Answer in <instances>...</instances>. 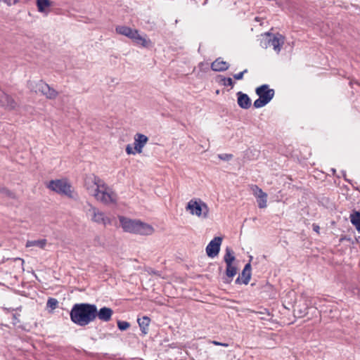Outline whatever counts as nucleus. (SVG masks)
Masks as SVG:
<instances>
[{
    "mask_svg": "<svg viewBox=\"0 0 360 360\" xmlns=\"http://www.w3.org/2000/svg\"><path fill=\"white\" fill-rule=\"evenodd\" d=\"M84 186L90 195L103 203L109 204L115 201L114 193L110 192L103 180L94 174L85 179Z\"/></svg>",
    "mask_w": 360,
    "mask_h": 360,
    "instance_id": "f257e3e1",
    "label": "nucleus"
},
{
    "mask_svg": "<svg viewBox=\"0 0 360 360\" xmlns=\"http://www.w3.org/2000/svg\"><path fill=\"white\" fill-rule=\"evenodd\" d=\"M96 305L78 303L73 305L70 312V320L79 326H86L95 321Z\"/></svg>",
    "mask_w": 360,
    "mask_h": 360,
    "instance_id": "f03ea898",
    "label": "nucleus"
},
{
    "mask_svg": "<svg viewBox=\"0 0 360 360\" xmlns=\"http://www.w3.org/2000/svg\"><path fill=\"white\" fill-rule=\"evenodd\" d=\"M119 220L124 231L140 235H150L153 233V228L139 220H133L123 216L119 217Z\"/></svg>",
    "mask_w": 360,
    "mask_h": 360,
    "instance_id": "7ed1b4c3",
    "label": "nucleus"
},
{
    "mask_svg": "<svg viewBox=\"0 0 360 360\" xmlns=\"http://www.w3.org/2000/svg\"><path fill=\"white\" fill-rule=\"evenodd\" d=\"M115 31L117 34L128 37L134 43L143 47H148L151 44L150 39H147L145 37L141 36L136 29H132L125 25H118L115 27Z\"/></svg>",
    "mask_w": 360,
    "mask_h": 360,
    "instance_id": "20e7f679",
    "label": "nucleus"
},
{
    "mask_svg": "<svg viewBox=\"0 0 360 360\" xmlns=\"http://www.w3.org/2000/svg\"><path fill=\"white\" fill-rule=\"evenodd\" d=\"M285 43V37L279 34H272L266 32L261 36L260 46L263 49H267L272 46L273 49L278 54Z\"/></svg>",
    "mask_w": 360,
    "mask_h": 360,
    "instance_id": "39448f33",
    "label": "nucleus"
},
{
    "mask_svg": "<svg viewBox=\"0 0 360 360\" xmlns=\"http://www.w3.org/2000/svg\"><path fill=\"white\" fill-rule=\"evenodd\" d=\"M48 188L59 194L65 195L70 198H75V195L72 190V186L65 180H51L48 185Z\"/></svg>",
    "mask_w": 360,
    "mask_h": 360,
    "instance_id": "423d86ee",
    "label": "nucleus"
},
{
    "mask_svg": "<svg viewBox=\"0 0 360 360\" xmlns=\"http://www.w3.org/2000/svg\"><path fill=\"white\" fill-rule=\"evenodd\" d=\"M186 210H190L191 214L193 215L202 216L203 218L208 217L209 208L207 204L202 201L198 202L195 200H190L187 204Z\"/></svg>",
    "mask_w": 360,
    "mask_h": 360,
    "instance_id": "0eeeda50",
    "label": "nucleus"
},
{
    "mask_svg": "<svg viewBox=\"0 0 360 360\" xmlns=\"http://www.w3.org/2000/svg\"><path fill=\"white\" fill-rule=\"evenodd\" d=\"M89 213L91 214V220L97 224H101L104 226L111 224V220L106 217L105 214L96 207L90 205Z\"/></svg>",
    "mask_w": 360,
    "mask_h": 360,
    "instance_id": "6e6552de",
    "label": "nucleus"
},
{
    "mask_svg": "<svg viewBox=\"0 0 360 360\" xmlns=\"http://www.w3.org/2000/svg\"><path fill=\"white\" fill-rule=\"evenodd\" d=\"M222 242L221 237H214L207 245L206 253L209 257L214 258L218 255Z\"/></svg>",
    "mask_w": 360,
    "mask_h": 360,
    "instance_id": "1a4fd4ad",
    "label": "nucleus"
},
{
    "mask_svg": "<svg viewBox=\"0 0 360 360\" xmlns=\"http://www.w3.org/2000/svg\"><path fill=\"white\" fill-rule=\"evenodd\" d=\"M256 94L269 103L274 96L275 91L273 89H270L268 84H262L255 89Z\"/></svg>",
    "mask_w": 360,
    "mask_h": 360,
    "instance_id": "9d476101",
    "label": "nucleus"
},
{
    "mask_svg": "<svg viewBox=\"0 0 360 360\" xmlns=\"http://www.w3.org/2000/svg\"><path fill=\"white\" fill-rule=\"evenodd\" d=\"M0 105L8 110H13L18 106V103L13 98L0 89Z\"/></svg>",
    "mask_w": 360,
    "mask_h": 360,
    "instance_id": "9b49d317",
    "label": "nucleus"
},
{
    "mask_svg": "<svg viewBox=\"0 0 360 360\" xmlns=\"http://www.w3.org/2000/svg\"><path fill=\"white\" fill-rule=\"evenodd\" d=\"M39 93L45 96L46 98L48 99H55L58 95L57 91L51 88L48 84H46L44 82L39 84Z\"/></svg>",
    "mask_w": 360,
    "mask_h": 360,
    "instance_id": "f8f14e48",
    "label": "nucleus"
},
{
    "mask_svg": "<svg viewBox=\"0 0 360 360\" xmlns=\"http://www.w3.org/2000/svg\"><path fill=\"white\" fill-rule=\"evenodd\" d=\"M148 141V138L140 133H137L134 136V150L136 153H141L143 151V148Z\"/></svg>",
    "mask_w": 360,
    "mask_h": 360,
    "instance_id": "ddd939ff",
    "label": "nucleus"
},
{
    "mask_svg": "<svg viewBox=\"0 0 360 360\" xmlns=\"http://www.w3.org/2000/svg\"><path fill=\"white\" fill-rule=\"evenodd\" d=\"M96 314L95 319L98 317L101 321L108 322L111 319V317L113 314V311L109 307H103L99 310L96 309Z\"/></svg>",
    "mask_w": 360,
    "mask_h": 360,
    "instance_id": "4468645a",
    "label": "nucleus"
},
{
    "mask_svg": "<svg viewBox=\"0 0 360 360\" xmlns=\"http://www.w3.org/2000/svg\"><path fill=\"white\" fill-rule=\"evenodd\" d=\"M238 105L243 109H248L251 106V100L248 94L241 91L237 93Z\"/></svg>",
    "mask_w": 360,
    "mask_h": 360,
    "instance_id": "2eb2a0df",
    "label": "nucleus"
},
{
    "mask_svg": "<svg viewBox=\"0 0 360 360\" xmlns=\"http://www.w3.org/2000/svg\"><path fill=\"white\" fill-rule=\"evenodd\" d=\"M229 64L224 60H221L220 58L216 59L211 64V68L215 72H223L229 69Z\"/></svg>",
    "mask_w": 360,
    "mask_h": 360,
    "instance_id": "dca6fc26",
    "label": "nucleus"
},
{
    "mask_svg": "<svg viewBox=\"0 0 360 360\" xmlns=\"http://www.w3.org/2000/svg\"><path fill=\"white\" fill-rule=\"evenodd\" d=\"M242 283L245 285L248 284L251 278V264L250 262H248L245 265L243 270L242 271L241 274L240 275Z\"/></svg>",
    "mask_w": 360,
    "mask_h": 360,
    "instance_id": "f3484780",
    "label": "nucleus"
},
{
    "mask_svg": "<svg viewBox=\"0 0 360 360\" xmlns=\"http://www.w3.org/2000/svg\"><path fill=\"white\" fill-rule=\"evenodd\" d=\"M137 321H138V323H139V326L140 327L141 332L144 335L147 334L148 331V326L150 322V318L145 316H143L142 318H139Z\"/></svg>",
    "mask_w": 360,
    "mask_h": 360,
    "instance_id": "a211bd4d",
    "label": "nucleus"
},
{
    "mask_svg": "<svg viewBox=\"0 0 360 360\" xmlns=\"http://www.w3.org/2000/svg\"><path fill=\"white\" fill-rule=\"evenodd\" d=\"M237 274V267L233 266V264H226V276L229 279L225 281L226 283H231L233 276Z\"/></svg>",
    "mask_w": 360,
    "mask_h": 360,
    "instance_id": "6ab92c4d",
    "label": "nucleus"
},
{
    "mask_svg": "<svg viewBox=\"0 0 360 360\" xmlns=\"http://www.w3.org/2000/svg\"><path fill=\"white\" fill-rule=\"evenodd\" d=\"M236 257L234 256V252L231 248L227 247L225 250V255L224 256V261L226 264H233L235 261Z\"/></svg>",
    "mask_w": 360,
    "mask_h": 360,
    "instance_id": "aec40b11",
    "label": "nucleus"
},
{
    "mask_svg": "<svg viewBox=\"0 0 360 360\" xmlns=\"http://www.w3.org/2000/svg\"><path fill=\"white\" fill-rule=\"evenodd\" d=\"M47 243L46 239L36 240H27L26 243V247L37 246L41 249H44Z\"/></svg>",
    "mask_w": 360,
    "mask_h": 360,
    "instance_id": "412c9836",
    "label": "nucleus"
},
{
    "mask_svg": "<svg viewBox=\"0 0 360 360\" xmlns=\"http://www.w3.org/2000/svg\"><path fill=\"white\" fill-rule=\"evenodd\" d=\"M217 82L224 86H230L231 89L234 86V82L231 77H225L223 75H219L217 77Z\"/></svg>",
    "mask_w": 360,
    "mask_h": 360,
    "instance_id": "4be33fe9",
    "label": "nucleus"
},
{
    "mask_svg": "<svg viewBox=\"0 0 360 360\" xmlns=\"http://www.w3.org/2000/svg\"><path fill=\"white\" fill-rule=\"evenodd\" d=\"M350 221L357 231H360V212L355 211L350 214Z\"/></svg>",
    "mask_w": 360,
    "mask_h": 360,
    "instance_id": "5701e85b",
    "label": "nucleus"
},
{
    "mask_svg": "<svg viewBox=\"0 0 360 360\" xmlns=\"http://www.w3.org/2000/svg\"><path fill=\"white\" fill-rule=\"evenodd\" d=\"M38 11L41 13L45 12L46 8L51 6L50 0H37Z\"/></svg>",
    "mask_w": 360,
    "mask_h": 360,
    "instance_id": "b1692460",
    "label": "nucleus"
},
{
    "mask_svg": "<svg viewBox=\"0 0 360 360\" xmlns=\"http://www.w3.org/2000/svg\"><path fill=\"white\" fill-rule=\"evenodd\" d=\"M44 81L39 80V81H28L27 82V88L34 93H39V84L41 83H43Z\"/></svg>",
    "mask_w": 360,
    "mask_h": 360,
    "instance_id": "393cba45",
    "label": "nucleus"
},
{
    "mask_svg": "<svg viewBox=\"0 0 360 360\" xmlns=\"http://www.w3.org/2000/svg\"><path fill=\"white\" fill-rule=\"evenodd\" d=\"M257 198V202L258 204V207L261 209L265 208L267 206V194H264L262 195H259Z\"/></svg>",
    "mask_w": 360,
    "mask_h": 360,
    "instance_id": "a878e982",
    "label": "nucleus"
},
{
    "mask_svg": "<svg viewBox=\"0 0 360 360\" xmlns=\"http://www.w3.org/2000/svg\"><path fill=\"white\" fill-rule=\"evenodd\" d=\"M251 189L253 195L255 198H257L259 195H262L266 194L260 188H259L257 185H252L251 186Z\"/></svg>",
    "mask_w": 360,
    "mask_h": 360,
    "instance_id": "bb28decb",
    "label": "nucleus"
},
{
    "mask_svg": "<svg viewBox=\"0 0 360 360\" xmlns=\"http://www.w3.org/2000/svg\"><path fill=\"white\" fill-rule=\"evenodd\" d=\"M117 327L120 330H125L130 327V324L127 321H118Z\"/></svg>",
    "mask_w": 360,
    "mask_h": 360,
    "instance_id": "cd10ccee",
    "label": "nucleus"
},
{
    "mask_svg": "<svg viewBox=\"0 0 360 360\" xmlns=\"http://www.w3.org/2000/svg\"><path fill=\"white\" fill-rule=\"evenodd\" d=\"M266 104L268 103L259 97L257 100L255 101L253 105L256 108H260L265 106Z\"/></svg>",
    "mask_w": 360,
    "mask_h": 360,
    "instance_id": "c85d7f7f",
    "label": "nucleus"
},
{
    "mask_svg": "<svg viewBox=\"0 0 360 360\" xmlns=\"http://www.w3.org/2000/svg\"><path fill=\"white\" fill-rule=\"evenodd\" d=\"M58 304V302L55 298L50 297V298H49V300L47 301V307H50L53 309L56 308Z\"/></svg>",
    "mask_w": 360,
    "mask_h": 360,
    "instance_id": "c756f323",
    "label": "nucleus"
},
{
    "mask_svg": "<svg viewBox=\"0 0 360 360\" xmlns=\"http://www.w3.org/2000/svg\"><path fill=\"white\" fill-rule=\"evenodd\" d=\"M218 157H219V158L220 160L229 161V160H231L233 158V155L227 154V153H223V154H219L218 155Z\"/></svg>",
    "mask_w": 360,
    "mask_h": 360,
    "instance_id": "7c9ffc66",
    "label": "nucleus"
},
{
    "mask_svg": "<svg viewBox=\"0 0 360 360\" xmlns=\"http://www.w3.org/2000/svg\"><path fill=\"white\" fill-rule=\"evenodd\" d=\"M246 72H248V70L247 69L244 70L243 71H242V72H240L239 73L233 75V78L237 79V80H240V79H242L243 78V75Z\"/></svg>",
    "mask_w": 360,
    "mask_h": 360,
    "instance_id": "2f4dec72",
    "label": "nucleus"
},
{
    "mask_svg": "<svg viewBox=\"0 0 360 360\" xmlns=\"http://www.w3.org/2000/svg\"><path fill=\"white\" fill-rule=\"evenodd\" d=\"M126 152L127 154L130 155V154H135L136 152V150L134 151L131 145L128 144L126 147Z\"/></svg>",
    "mask_w": 360,
    "mask_h": 360,
    "instance_id": "473e14b6",
    "label": "nucleus"
},
{
    "mask_svg": "<svg viewBox=\"0 0 360 360\" xmlns=\"http://www.w3.org/2000/svg\"><path fill=\"white\" fill-rule=\"evenodd\" d=\"M0 192L5 193L6 195L11 196V198H14L13 193H11V191H9L8 190H7L5 188L0 189Z\"/></svg>",
    "mask_w": 360,
    "mask_h": 360,
    "instance_id": "72a5a7b5",
    "label": "nucleus"
},
{
    "mask_svg": "<svg viewBox=\"0 0 360 360\" xmlns=\"http://www.w3.org/2000/svg\"><path fill=\"white\" fill-rule=\"evenodd\" d=\"M18 323H19V320L18 319L17 314H13V323L14 325H16Z\"/></svg>",
    "mask_w": 360,
    "mask_h": 360,
    "instance_id": "f704fd0d",
    "label": "nucleus"
},
{
    "mask_svg": "<svg viewBox=\"0 0 360 360\" xmlns=\"http://www.w3.org/2000/svg\"><path fill=\"white\" fill-rule=\"evenodd\" d=\"M313 230L318 233L319 231V226L316 224H313Z\"/></svg>",
    "mask_w": 360,
    "mask_h": 360,
    "instance_id": "c9c22d12",
    "label": "nucleus"
},
{
    "mask_svg": "<svg viewBox=\"0 0 360 360\" xmlns=\"http://www.w3.org/2000/svg\"><path fill=\"white\" fill-rule=\"evenodd\" d=\"M236 284H241V283H242V279H241L240 276L236 278Z\"/></svg>",
    "mask_w": 360,
    "mask_h": 360,
    "instance_id": "e433bc0d",
    "label": "nucleus"
},
{
    "mask_svg": "<svg viewBox=\"0 0 360 360\" xmlns=\"http://www.w3.org/2000/svg\"><path fill=\"white\" fill-rule=\"evenodd\" d=\"M211 342H212V344L217 345V346H221V342L216 341V340H212Z\"/></svg>",
    "mask_w": 360,
    "mask_h": 360,
    "instance_id": "4c0bfd02",
    "label": "nucleus"
},
{
    "mask_svg": "<svg viewBox=\"0 0 360 360\" xmlns=\"http://www.w3.org/2000/svg\"><path fill=\"white\" fill-rule=\"evenodd\" d=\"M306 311V309H304V310L302 311V310H300V312L298 314L299 316H304V314H307V312L305 311Z\"/></svg>",
    "mask_w": 360,
    "mask_h": 360,
    "instance_id": "58836bf2",
    "label": "nucleus"
},
{
    "mask_svg": "<svg viewBox=\"0 0 360 360\" xmlns=\"http://www.w3.org/2000/svg\"><path fill=\"white\" fill-rule=\"evenodd\" d=\"M4 3H6L8 6H11V1L10 0H2Z\"/></svg>",
    "mask_w": 360,
    "mask_h": 360,
    "instance_id": "ea45409f",
    "label": "nucleus"
},
{
    "mask_svg": "<svg viewBox=\"0 0 360 360\" xmlns=\"http://www.w3.org/2000/svg\"><path fill=\"white\" fill-rule=\"evenodd\" d=\"M221 346H223V347H227L229 346V345L228 343H224V342H221Z\"/></svg>",
    "mask_w": 360,
    "mask_h": 360,
    "instance_id": "a19ab883",
    "label": "nucleus"
},
{
    "mask_svg": "<svg viewBox=\"0 0 360 360\" xmlns=\"http://www.w3.org/2000/svg\"><path fill=\"white\" fill-rule=\"evenodd\" d=\"M18 2H19V1H18V0H14V1H13V4H18Z\"/></svg>",
    "mask_w": 360,
    "mask_h": 360,
    "instance_id": "79ce46f5",
    "label": "nucleus"
},
{
    "mask_svg": "<svg viewBox=\"0 0 360 360\" xmlns=\"http://www.w3.org/2000/svg\"><path fill=\"white\" fill-rule=\"evenodd\" d=\"M359 238H360V236Z\"/></svg>",
    "mask_w": 360,
    "mask_h": 360,
    "instance_id": "37998d69",
    "label": "nucleus"
}]
</instances>
